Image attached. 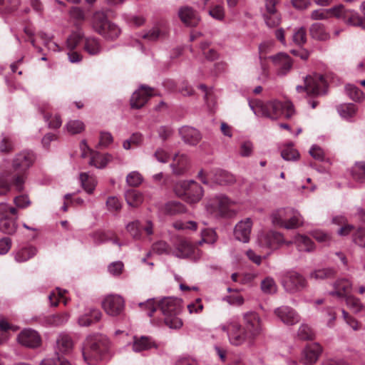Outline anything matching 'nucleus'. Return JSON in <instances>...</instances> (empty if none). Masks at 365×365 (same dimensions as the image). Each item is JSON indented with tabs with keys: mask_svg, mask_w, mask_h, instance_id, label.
<instances>
[{
	"mask_svg": "<svg viewBox=\"0 0 365 365\" xmlns=\"http://www.w3.org/2000/svg\"><path fill=\"white\" fill-rule=\"evenodd\" d=\"M139 306L148 310V315L153 316L159 306L163 316L165 324L170 329H179L182 326V322L178 316L182 310L180 299L173 297L163 299L158 304L154 299H148L145 303H140Z\"/></svg>",
	"mask_w": 365,
	"mask_h": 365,
	"instance_id": "1",
	"label": "nucleus"
},
{
	"mask_svg": "<svg viewBox=\"0 0 365 365\" xmlns=\"http://www.w3.org/2000/svg\"><path fill=\"white\" fill-rule=\"evenodd\" d=\"M249 106L256 115L268 118L272 120H276L282 115H284L286 118H289L294 113L293 104L289 101L284 103L277 100L267 102L260 101H249Z\"/></svg>",
	"mask_w": 365,
	"mask_h": 365,
	"instance_id": "2",
	"label": "nucleus"
},
{
	"mask_svg": "<svg viewBox=\"0 0 365 365\" xmlns=\"http://www.w3.org/2000/svg\"><path fill=\"white\" fill-rule=\"evenodd\" d=\"M175 195L189 204H195L204 195L202 187L194 180H180L173 188Z\"/></svg>",
	"mask_w": 365,
	"mask_h": 365,
	"instance_id": "3",
	"label": "nucleus"
},
{
	"mask_svg": "<svg viewBox=\"0 0 365 365\" xmlns=\"http://www.w3.org/2000/svg\"><path fill=\"white\" fill-rule=\"evenodd\" d=\"M219 328L227 333L228 341L232 346H240L253 342L242 324L236 319H231L220 325Z\"/></svg>",
	"mask_w": 365,
	"mask_h": 365,
	"instance_id": "4",
	"label": "nucleus"
},
{
	"mask_svg": "<svg viewBox=\"0 0 365 365\" xmlns=\"http://www.w3.org/2000/svg\"><path fill=\"white\" fill-rule=\"evenodd\" d=\"M87 346L83 351L84 361L88 365H96L102 359L103 354L106 349L105 342L100 336L88 338Z\"/></svg>",
	"mask_w": 365,
	"mask_h": 365,
	"instance_id": "5",
	"label": "nucleus"
},
{
	"mask_svg": "<svg viewBox=\"0 0 365 365\" xmlns=\"http://www.w3.org/2000/svg\"><path fill=\"white\" fill-rule=\"evenodd\" d=\"M337 19H342L349 26H359L365 29V18H361L354 10L346 9L341 4L329 9L328 11Z\"/></svg>",
	"mask_w": 365,
	"mask_h": 365,
	"instance_id": "6",
	"label": "nucleus"
},
{
	"mask_svg": "<svg viewBox=\"0 0 365 365\" xmlns=\"http://www.w3.org/2000/svg\"><path fill=\"white\" fill-rule=\"evenodd\" d=\"M282 284L287 292L294 294L305 289L307 287V281L300 273L289 271L283 275Z\"/></svg>",
	"mask_w": 365,
	"mask_h": 365,
	"instance_id": "7",
	"label": "nucleus"
},
{
	"mask_svg": "<svg viewBox=\"0 0 365 365\" xmlns=\"http://www.w3.org/2000/svg\"><path fill=\"white\" fill-rule=\"evenodd\" d=\"M325 86L326 81L323 76L315 73L307 76L304 79V86H298L297 91L298 92L306 91L308 95L311 96H318L324 93V88Z\"/></svg>",
	"mask_w": 365,
	"mask_h": 365,
	"instance_id": "8",
	"label": "nucleus"
},
{
	"mask_svg": "<svg viewBox=\"0 0 365 365\" xmlns=\"http://www.w3.org/2000/svg\"><path fill=\"white\" fill-rule=\"evenodd\" d=\"M242 326L252 341L262 331V319L259 314L254 312H248L243 314Z\"/></svg>",
	"mask_w": 365,
	"mask_h": 365,
	"instance_id": "9",
	"label": "nucleus"
},
{
	"mask_svg": "<svg viewBox=\"0 0 365 365\" xmlns=\"http://www.w3.org/2000/svg\"><path fill=\"white\" fill-rule=\"evenodd\" d=\"M124 299L118 294H110L102 301V307L110 316L115 317L121 314L124 310Z\"/></svg>",
	"mask_w": 365,
	"mask_h": 365,
	"instance_id": "10",
	"label": "nucleus"
},
{
	"mask_svg": "<svg viewBox=\"0 0 365 365\" xmlns=\"http://www.w3.org/2000/svg\"><path fill=\"white\" fill-rule=\"evenodd\" d=\"M17 341L22 346L36 349L41 346L42 339L39 333L33 329H24L17 336Z\"/></svg>",
	"mask_w": 365,
	"mask_h": 365,
	"instance_id": "11",
	"label": "nucleus"
},
{
	"mask_svg": "<svg viewBox=\"0 0 365 365\" xmlns=\"http://www.w3.org/2000/svg\"><path fill=\"white\" fill-rule=\"evenodd\" d=\"M258 243L262 247L277 249L284 243V236L274 231L262 232L258 236Z\"/></svg>",
	"mask_w": 365,
	"mask_h": 365,
	"instance_id": "12",
	"label": "nucleus"
},
{
	"mask_svg": "<svg viewBox=\"0 0 365 365\" xmlns=\"http://www.w3.org/2000/svg\"><path fill=\"white\" fill-rule=\"evenodd\" d=\"M276 317L284 324L292 326L300 321V316L292 307L289 306H281L274 311Z\"/></svg>",
	"mask_w": 365,
	"mask_h": 365,
	"instance_id": "13",
	"label": "nucleus"
},
{
	"mask_svg": "<svg viewBox=\"0 0 365 365\" xmlns=\"http://www.w3.org/2000/svg\"><path fill=\"white\" fill-rule=\"evenodd\" d=\"M322 352V347L319 344H309L302 350L300 361L304 365H313L318 361Z\"/></svg>",
	"mask_w": 365,
	"mask_h": 365,
	"instance_id": "14",
	"label": "nucleus"
},
{
	"mask_svg": "<svg viewBox=\"0 0 365 365\" xmlns=\"http://www.w3.org/2000/svg\"><path fill=\"white\" fill-rule=\"evenodd\" d=\"M252 220L247 217L238 222L234 228L235 238L242 242L247 243L250 241L252 227Z\"/></svg>",
	"mask_w": 365,
	"mask_h": 365,
	"instance_id": "15",
	"label": "nucleus"
},
{
	"mask_svg": "<svg viewBox=\"0 0 365 365\" xmlns=\"http://www.w3.org/2000/svg\"><path fill=\"white\" fill-rule=\"evenodd\" d=\"M33 153L23 151L16 155L13 160L12 167L16 172H25L32 165L34 161Z\"/></svg>",
	"mask_w": 365,
	"mask_h": 365,
	"instance_id": "16",
	"label": "nucleus"
},
{
	"mask_svg": "<svg viewBox=\"0 0 365 365\" xmlns=\"http://www.w3.org/2000/svg\"><path fill=\"white\" fill-rule=\"evenodd\" d=\"M153 95V89L151 88L141 86L138 90L133 93L130 98L131 107L136 109L142 108Z\"/></svg>",
	"mask_w": 365,
	"mask_h": 365,
	"instance_id": "17",
	"label": "nucleus"
},
{
	"mask_svg": "<svg viewBox=\"0 0 365 365\" xmlns=\"http://www.w3.org/2000/svg\"><path fill=\"white\" fill-rule=\"evenodd\" d=\"M273 64L277 68V74L280 76H285L292 68V61L285 53H279L270 57Z\"/></svg>",
	"mask_w": 365,
	"mask_h": 365,
	"instance_id": "18",
	"label": "nucleus"
},
{
	"mask_svg": "<svg viewBox=\"0 0 365 365\" xmlns=\"http://www.w3.org/2000/svg\"><path fill=\"white\" fill-rule=\"evenodd\" d=\"M334 290L329 292L331 297L346 298L352 290V282L346 279L341 278L333 283Z\"/></svg>",
	"mask_w": 365,
	"mask_h": 365,
	"instance_id": "19",
	"label": "nucleus"
},
{
	"mask_svg": "<svg viewBox=\"0 0 365 365\" xmlns=\"http://www.w3.org/2000/svg\"><path fill=\"white\" fill-rule=\"evenodd\" d=\"M216 202L219 214L223 217H232L236 215L237 211L232 210L231 206L235 205V202L231 200L225 195L216 197Z\"/></svg>",
	"mask_w": 365,
	"mask_h": 365,
	"instance_id": "20",
	"label": "nucleus"
},
{
	"mask_svg": "<svg viewBox=\"0 0 365 365\" xmlns=\"http://www.w3.org/2000/svg\"><path fill=\"white\" fill-rule=\"evenodd\" d=\"M110 22L106 14L103 11H96L91 19L92 27L99 34H105V29Z\"/></svg>",
	"mask_w": 365,
	"mask_h": 365,
	"instance_id": "21",
	"label": "nucleus"
},
{
	"mask_svg": "<svg viewBox=\"0 0 365 365\" xmlns=\"http://www.w3.org/2000/svg\"><path fill=\"white\" fill-rule=\"evenodd\" d=\"M189 165V159L185 154L178 153L173 157V162L170 164L173 174L182 175L185 173Z\"/></svg>",
	"mask_w": 365,
	"mask_h": 365,
	"instance_id": "22",
	"label": "nucleus"
},
{
	"mask_svg": "<svg viewBox=\"0 0 365 365\" xmlns=\"http://www.w3.org/2000/svg\"><path fill=\"white\" fill-rule=\"evenodd\" d=\"M179 16L181 21L188 26H195L200 22L197 14L190 7H182L179 11Z\"/></svg>",
	"mask_w": 365,
	"mask_h": 365,
	"instance_id": "23",
	"label": "nucleus"
},
{
	"mask_svg": "<svg viewBox=\"0 0 365 365\" xmlns=\"http://www.w3.org/2000/svg\"><path fill=\"white\" fill-rule=\"evenodd\" d=\"M179 132L184 142L190 145H196L201 139L200 132L192 127L182 126Z\"/></svg>",
	"mask_w": 365,
	"mask_h": 365,
	"instance_id": "24",
	"label": "nucleus"
},
{
	"mask_svg": "<svg viewBox=\"0 0 365 365\" xmlns=\"http://www.w3.org/2000/svg\"><path fill=\"white\" fill-rule=\"evenodd\" d=\"M70 316L68 313H58L44 317L41 324L45 327H60L66 324Z\"/></svg>",
	"mask_w": 365,
	"mask_h": 365,
	"instance_id": "25",
	"label": "nucleus"
},
{
	"mask_svg": "<svg viewBox=\"0 0 365 365\" xmlns=\"http://www.w3.org/2000/svg\"><path fill=\"white\" fill-rule=\"evenodd\" d=\"M73 347V341L71 337L66 334L61 333L56 339V353L68 354Z\"/></svg>",
	"mask_w": 365,
	"mask_h": 365,
	"instance_id": "26",
	"label": "nucleus"
},
{
	"mask_svg": "<svg viewBox=\"0 0 365 365\" xmlns=\"http://www.w3.org/2000/svg\"><path fill=\"white\" fill-rule=\"evenodd\" d=\"M293 212V208H280L274 211L271 215V220L273 225L283 227L286 220Z\"/></svg>",
	"mask_w": 365,
	"mask_h": 365,
	"instance_id": "27",
	"label": "nucleus"
},
{
	"mask_svg": "<svg viewBox=\"0 0 365 365\" xmlns=\"http://www.w3.org/2000/svg\"><path fill=\"white\" fill-rule=\"evenodd\" d=\"M113 157L108 154H101L98 152H91L89 160V165L96 168L101 169L105 168L110 162Z\"/></svg>",
	"mask_w": 365,
	"mask_h": 365,
	"instance_id": "28",
	"label": "nucleus"
},
{
	"mask_svg": "<svg viewBox=\"0 0 365 365\" xmlns=\"http://www.w3.org/2000/svg\"><path fill=\"white\" fill-rule=\"evenodd\" d=\"M294 245L299 252H310L314 250V242L307 236L303 235H297L294 237Z\"/></svg>",
	"mask_w": 365,
	"mask_h": 365,
	"instance_id": "29",
	"label": "nucleus"
},
{
	"mask_svg": "<svg viewBox=\"0 0 365 365\" xmlns=\"http://www.w3.org/2000/svg\"><path fill=\"white\" fill-rule=\"evenodd\" d=\"M193 250L194 247L191 243L187 240H180L172 254L179 258H186L192 255Z\"/></svg>",
	"mask_w": 365,
	"mask_h": 365,
	"instance_id": "30",
	"label": "nucleus"
},
{
	"mask_svg": "<svg viewBox=\"0 0 365 365\" xmlns=\"http://www.w3.org/2000/svg\"><path fill=\"white\" fill-rule=\"evenodd\" d=\"M102 317V313L100 310L92 309L90 310L89 314H86L81 316L78 319V324L81 327H88L94 322H98Z\"/></svg>",
	"mask_w": 365,
	"mask_h": 365,
	"instance_id": "31",
	"label": "nucleus"
},
{
	"mask_svg": "<svg viewBox=\"0 0 365 365\" xmlns=\"http://www.w3.org/2000/svg\"><path fill=\"white\" fill-rule=\"evenodd\" d=\"M83 49L88 54L94 56L99 54L102 51L100 40L95 37H88L84 41Z\"/></svg>",
	"mask_w": 365,
	"mask_h": 365,
	"instance_id": "32",
	"label": "nucleus"
},
{
	"mask_svg": "<svg viewBox=\"0 0 365 365\" xmlns=\"http://www.w3.org/2000/svg\"><path fill=\"white\" fill-rule=\"evenodd\" d=\"M213 180L215 183L221 185H232L235 182V177L225 170H217L213 176Z\"/></svg>",
	"mask_w": 365,
	"mask_h": 365,
	"instance_id": "33",
	"label": "nucleus"
},
{
	"mask_svg": "<svg viewBox=\"0 0 365 365\" xmlns=\"http://www.w3.org/2000/svg\"><path fill=\"white\" fill-rule=\"evenodd\" d=\"M310 34L313 38L319 41H327L330 38L324 26L320 23H315L311 26Z\"/></svg>",
	"mask_w": 365,
	"mask_h": 365,
	"instance_id": "34",
	"label": "nucleus"
},
{
	"mask_svg": "<svg viewBox=\"0 0 365 365\" xmlns=\"http://www.w3.org/2000/svg\"><path fill=\"white\" fill-rule=\"evenodd\" d=\"M127 204L132 207H137L143 202V194L135 190H129L125 194Z\"/></svg>",
	"mask_w": 365,
	"mask_h": 365,
	"instance_id": "35",
	"label": "nucleus"
},
{
	"mask_svg": "<svg viewBox=\"0 0 365 365\" xmlns=\"http://www.w3.org/2000/svg\"><path fill=\"white\" fill-rule=\"evenodd\" d=\"M17 227L16 220L9 218L7 216L2 217L0 219V231L4 234H14L16 232Z\"/></svg>",
	"mask_w": 365,
	"mask_h": 365,
	"instance_id": "36",
	"label": "nucleus"
},
{
	"mask_svg": "<svg viewBox=\"0 0 365 365\" xmlns=\"http://www.w3.org/2000/svg\"><path fill=\"white\" fill-rule=\"evenodd\" d=\"M303 224V217L299 211L293 209V212L289 216L284 225L287 230L296 229Z\"/></svg>",
	"mask_w": 365,
	"mask_h": 365,
	"instance_id": "37",
	"label": "nucleus"
},
{
	"mask_svg": "<svg viewBox=\"0 0 365 365\" xmlns=\"http://www.w3.org/2000/svg\"><path fill=\"white\" fill-rule=\"evenodd\" d=\"M36 252L34 247H24L15 253L14 258L17 262H24L35 256Z\"/></svg>",
	"mask_w": 365,
	"mask_h": 365,
	"instance_id": "38",
	"label": "nucleus"
},
{
	"mask_svg": "<svg viewBox=\"0 0 365 365\" xmlns=\"http://www.w3.org/2000/svg\"><path fill=\"white\" fill-rule=\"evenodd\" d=\"M154 346L151 340L145 336L140 338L135 337L133 344V350L135 352H140L143 351L148 350Z\"/></svg>",
	"mask_w": 365,
	"mask_h": 365,
	"instance_id": "39",
	"label": "nucleus"
},
{
	"mask_svg": "<svg viewBox=\"0 0 365 365\" xmlns=\"http://www.w3.org/2000/svg\"><path fill=\"white\" fill-rule=\"evenodd\" d=\"M80 181L86 192L91 194L93 192L97 183L94 177L90 176L86 173H83L80 174Z\"/></svg>",
	"mask_w": 365,
	"mask_h": 365,
	"instance_id": "40",
	"label": "nucleus"
},
{
	"mask_svg": "<svg viewBox=\"0 0 365 365\" xmlns=\"http://www.w3.org/2000/svg\"><path fill=\"white\" fill-rule=\"evenodd\" d=\"M335 274L334 269L331 268H322L312 271L309 274V278L315 280H323L331 278Z\"/></svg>",
	"mask_w": 365,
	"mask_h": 365,
	"instance_id": "41",
	"label": "nucleus"
},
{
	"mask_svg": "<svg viewBox=\"0 0 365 365\" xmlns=\"http://www.w3.org/2000/svg\"><path fill=\"white\" fill-rule=\"evenodd\" d=\"M351 175L354 180L363 183L365 182V163H356L351 170Z\"/></svg>",
	"mask_w": 365,
	"mask_h": 365,
	"instance_id": "42",
	"label": "nucleus"
},
{
	"mask_svg": "<svg viewBox=\"0 0 365 365\" xmlns=\"http://www.w3.org/2000/svg\"><path fill=\"white\" fill-rule=\"evenodd\" d=\"M337 111L342 118H349L356 115L357 108L353 103H345L339 106Z\"/></svg>",
	"mask_w": 365,
	"mask_h": 365,
	"instance_id": "43",
	"label": "nucleus"
},
{
	"mask_svg": "<svg viewBox=\"0 0 365 365\" xmlns=\"http://www.w3.org/2000/svg\"><path fill=\"white\" fill-rule=\"evenodd\" d=\"M345 91L349 97L354 101H361L364 98L363 92L353 84L346 85Z\"/></svg>",
	"mask_w": 365,
	"mask_h": 365,
	"instance_id": "44",
	"label": "nucleus"
},
{
	"mask_svg": "<svg viewBox=\"0 0 365 365\" xmlns=\"http://www.w3.org/2000/svg\"><path fill=\"white\" fill-rule=\"evenodd\" d=\"M261 289L262 291L268 294H274L277 291V286L274 279L271 277H265L261 282Z\"/></svg>",
	"mask_w": 365,
	"mask_h": 365,
	"instance_id": "45",
	"label": "nucleus"
},
{
	"mask_svg": "<svg viewBox=\"0 0 365 365\" xmlns=\"http://www.w3.org/2000/svg\"><path fill=\"white\" fill-rule=\"evenodd\" d=\"M165 210L170 215L183 213L186 211L185 205L178 201H171L165 204Z\"/></svg>",
	"mask_w": 365,
	"mask_h": 365,
	"instance_id": "46",
	"label": "nucleus"
},
{
	"mask_svg": "<svg viewBox=\"0 0 365 365\" xmlns=\"http://www.w3.org/2000/svg\"><path fill=\"white\" fill-rule=\"evenodd\" d=\"M297 337L301 340H312L315 335L312 328L306 324H302L297 331Z\"/></svg>",
	"mask_w": 365,
	"mask_h": 365,
	"instance_id": "47",
	"label": "nucleus"
},
{
	"mask_svg": "<svg viewBox=\"0 0 365 365\" xmlns=\"http://www.w3.org/2000/svg\"><path fill=\"white\" fill-rule=\"evenodd\" d=\"M202 240L199 241L198 244L201 245L202 243L214 244L217 239V234L215 230L212 229H205L201 232Z\"/></svg>",
	"mask_w": 365,
	"mask_h": 365,
	"instance_id": "48",
	"label": "nucleus"
},
{
	"mask_svg": "<svg viewBox=\"0 0 365 365\" xmlns=\"http://www.w3.org/2000/svg\"><path fill=\"white\" fill-rule=\"evenodd\" d=\"M120 29L115 24L110 22L105 29V34H101L104 38L113 40L118 37Z\"/></svg>",
	"mask_w": 365,
	"mask_h": 365,
	"instance_id": "49",
	"label": "nucleus"
},
{
	"mask_svg": "<svg viewBox=\"0 0 365 365\" xmlns=\"http://www.w3.org/2000/svg\"><path fill=\"white\" fill-rule=\"evenodd\" d=\"M26 180V173L25 172H17V174L14 175L11 185H14L16 190L21 192L24 189V183Z\"/></svg>",
	"mask_w": 365,
	"mask_h": 365,
	"instance_id": "50",
	"label": "nucleus"
},
{
	"mask_svg": "<svg viewBox=\"0 0 365 365\" xmlns=\"http://www.w3.org/2000/svg\"><path fill=\"white\" fill-rule=\"evenodd\" d=\"M143 180L142 175L138 171H132L126 176V182L130 187L139 186Z\"/></svg>",
	"mask_w": 365,
	"mask_h": 365,
	"instance_id": "51",
	"label": "nucleus"
},
{
	"mask_svg": "<svg viewBox=\"0 0 365 365\" xmlns=\"http://www.w3.org/2000/svg\"><path fill=\"white\" fill-rule=\"evenodd\" d=\"M66 128L69 133L74 135L82 132L85 127L83 122L73 120L68 121L66 125Z\"/></svg>",
	"mask_w": 365,
	"mask_h": 365,
	"instance_id": "52",
	"label": "nucleus"
},
{
	"mask_svg": "<svg viewBox=\"0 0 365 365\" xmlns=\"http://www.w3.org/2000/svg\"><path fill=\"white\" fill-rule=\"evenodd\" d=\"M346 304L355 313L361 312L363 308V304L359 299L352 295H349L346 298Z\"/></svg>",
	"mask_w": 365,
	"mask_h": 365,
	"instance_id": "53",
	"label": "nucleus"
},
{
	"mask_svg": "<svg viewBox=\"0 0 365 365\" xmlns=\"http://www.w3.org/2000/svg\"><path fill=\"white\" fill-rule=\"evenodd\" d=\"M127 231L135 240H139L141 237V228L138 220L133 221L126 225Z\"/></svg>",
	"mask_w": 365,
	"mask_h": 365,
	"instance_id": "54",
	"label": "nucleus"
},
{
	"mask_svg": "<svg viewBox=\"0 0 365 365\" xmlns=\"http://www.w3.org/2000/svg\"><path fill=\"white\" fill-rule=\"evenodd\" d=\"M83 37V33L80 31L73 32L67 38L66 46L70 50H73Z\"/></svg>",
	"mask_w": 365,
	"mask_h": 365,
	"instance_id": "55",
	"label": "nucleus"
},
{
	"mask_svg": "<svg viewBox=\"0 0 365 365\" xmlns=\"http://www.w3.org/2000/svg\"><path fill=\"white\" fill-rule=\"evenodd\" d=\"M264 18L267 26L269 28L277 26L281 22L280 16L275 11L274 14L265 13Z\"/></svg>",
	"mask_w": 365,
	"mask_h": 365,
	"instance_id": "56",
	"label": "nucleus"
},
{
	"mask_svg": "<svg viewBox=\"0 0 365 365\" xmlns=\"http://www.w3.org/2000/svg\"><path fill=\"white\" fill-rule=\"evenodd\" d=\"M293 41L298 46L304 44L307 41V32L304 28L300 27L295 30L293 36Z\"/></svg>",
	"mask_w": 365,
	"mask_h": 365,
	"instance_id": "57",
	"label": "nucleus"
},
{
	"mask_svg": "<svg viewBox=\"0 0 365 365\" xmlns=\"http://www.w3.org/2000/svg\"><path fill=\"white\" fill-rule=\"evenodd\" d=\"M281 155L285 160H297L299 158V152L291 146L284 148Z\"/></svg>",
	"mask_w": 365,
	"mask_h": 365,
	"instance_id": "58",
	"label": "nucleus"
},
{
	"mask_svg": "<svg viewBox=\"0 0 365 365\" xmlns=\"http://www.w3.org/2000/svg\"><path fill=\"white\" fill-rule=\"evenodd\" d=\"M124 264L120 261L110 263L108 267L109 273L113 276H119L123 270Z\"/></svg>",
	"mask_w": 365,
	"mask_h": 365,
	"instance_id": "59",
	"label": "nucleus"
},
{
	"mask_svg": "<svg viewBox=\"0 0 365 365\" xmlns=\"http://www.w3.org/2000/svg\"><path fill=\"white\" fill-rule=\"evenodd\" d=\"M354 242L361 247L365 246V227L359 228L354 234Z\"/></svg>",
	"mask_w": 365,
	"mask_h": 365,
	"instance_id": "60",
	"label": "nucleus"
},
{
	"mask_svg": "<svg viewBox=\"0 0 365 365\" xmlns=\"http://www.w3.org/2000/svg\"><path fill=\"white\" fill-rule=\"evenodd\" d=\"M70 16L78 21H83L86 19L84 11L80 8L73 6L69 11Z\"/></svg>",
	"mask_w": 365,
	"mask_h": 365,
	"instance_id": "61",
	"label": "nucleus"
},
{
	"mask_svg": "<svg viewBox=\"0 0 365 365\" xmlns=\"http://www.w3.org/2000/svg\"><path fill=\"white\" fill-rule=\"evenodd\" d=\"M108 209L111 212H118L121 209V203L115 197H109L106 201Z\"/></svg>",
	"mask_w": 365,
	"mask_h": 365,
	"instance_id": "62",
	"label": "nucleus"
},
{
	"mask_svg": "<svg viewBox=\"0 0 365 365\" xmlns=\"http://www.w3.org/2000/svg\"><path fill=\"white\" fill-rule=\"evenodd\" d=\"M14 202L19 208H26L31 205V201L27 195H21L14 199Z\"/></svg>",
	"mask_w": 365,
	"mask_h": 365,
	"instance_id": "63",
	"label": "nucleus"
},
{
	"mask_svg": "<svg viewBox=\"0 0 365 365\" xmlns=\"http://www.w3.org/2000/svg\"><path fill=\"white\" fill-rule=\"evenodd\" d=\"M39 365H71L67 360H61L58 357L56 359L46 358L43 359Z\"/></svg>",
	"mask_w": 365,
	"mask_h": 365,
	"instance_id": "64",
	"label": "nucleus"
}]
</instances>
